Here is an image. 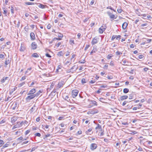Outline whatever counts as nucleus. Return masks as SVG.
<instances>
[{"label":"nucleus","mask_w":152,"mask_h":152,"mask_svg":"<svg viewBox=\"0 0 152 152\" xmlns=\"http://www.w3.org/2000/svg\"><path fill=\"white\" fill-rule=\"evenodd\" d=\"M98 112L99 111L97 109H92L91 110L89 111H88V114H92L94 115L98 113Z\"/></svg>","instance_id":"obj_3"},{"label":"nucleus","mask_w":152,"mask_h":152,"mask_svg":"<svg viewBox=\"0 0 152 152\" xmlns=\"http://www.w3.org/2000/svg\"><path fill=\"white\" fill-rule=\"evenodd\" d=\"M11 12L12 13H13V10H14V8L12 6H11Z\"/></svg>","instance_id":"obj_42"},{"label":"nucleus","mask_w":152,"mask_h":152,"mask_svg":"<svg viewBox=\"0 0 152 152\" xmlns=\"http://www.w3.org/2000/svg\"><path fill=\"white\" fill-rule=\"evenodd\" d=\"M37 148V147H34L32 148L31 151H30L28 152H32V151H34V150H35Z\"/></svg>","instance_id":"obj_39"},{"label":"nucleus","mask_w":152,"mask_h":152,"mask_svg":"<svg viewBox=\"0 0 152 152\" xmlns=\"http://www.w3.org/2000/svg\"><path fill=\"white\" fill-rule=\"evenodd\" d=\"M46 6V5H44L43 4H40L38 5V7L42 9L45 8Z\"/></svg>","instance_id":"obj_21"},{"label":"nucleus","mask_w":152,"mask_h":152,"mask_svg":"<svg viewBox=\"0 0 152 152\" xmlns=\"http://www.w3.org/2000/svg\"><path fill=\"white\" fill-rule=\"evenodd\" d=\"M58 36L59 37H63V35L60 33H58Z\"/></svg>","instance_id":"obj_49"},{"label":"nucleus","mask_w":152,"mask_h":152,"mask_svg":"<svg viewBox=\"0 0 152 152\" xmlns=\"http://www.w3.org/2000/svg\"><path fill=\"white\" fill-rule=\"evenodd\" d=\"M108 65L107 64H105L103 68L104 69H107L108 68Z\"/></svg>","instance_id":"obj_58"},{"label":"nucleus","mask_w":152,"mask_h":152,"mask_svg":"<svg viewBox=\"0 0 152 152\" xmlns=\"http://www.w3.org/2000/svg\"><path fill=\"white\" fill-rule=\"evenodd\" d=\"M107 28L106 24H103L102 26L99 29V32L101 34H102L105 31Z\"/></svg>","instance_id":"obj_1"},{"label":"nucleus","mask_w":152,"mask_h":152,"mask_svg":"<svg viewBox=\"0 0 152 152\" xmlns=\"http://www.w3.org/2000/svg\"><path fill=\"white\" fill-rule=\"evenodd\" d=\"M116 36L113 35L111 39L112 40H113L115 38H116Z\"/></svg>","instance_id":"obj_61"},{"label":"nucleus","mask_w":152,"mask_h":152,"mask_svg":"<svg viewBox=\"0 0 152 152\" xmlns=\"http://www.w3.org/2000/svg\"><path fill=\"white\" fill-rule=\"evenodd\" d=\"M4 143L3 140H0V147H1L4 144Z\"/></svg>","instance_id":"obj_29"},{"label":"nucleus","mask_w":152,"mask_h":152,"mask_svg":"<svg viewBox=\"0 0 152 152\" xmlns=\"http://www.w3.org/2000/svg\"><path fill=\"white\" fill-rule=\"evenodd\" d=\"M36 91V90L35 89H31L30 91H29V93L27 94V95H29L30 94H34V93H35Z\"/></svg>","instance_id":"obj_10"},{"label":"nucleus","mask_w":152,"mask_h":152,"mask_svg":"<svg viewBox=\"0 0 152 152\" xmlns=\"http://www.w3.org/2000/svg\"><path fill=\"white\" fill-rule=\"evenodd\" d=\"M61 42H58L56 45V46L57 47H58L61 44Z\"/></svg>","instance_id":"obj_55"},{"label":"nucleus","mask_w":152,"mask_h":152,"mask_svg":"<svg viewBox=\"0 0 152 152\" xmlns=\"http://www.w3.org/2000/svg\"><path fill=\"white\" fill-rule=\"evenodd\" d=\"M127 26L128 24L126 22H124L122 24V28L124 29H125Z\"/></svg>","instance_id":"obj_13"},{"label":"nucleus","mask_w":152,"mask_h":152,"mask_svg":"<svg viewBox=\"0 0 152 152\" xmlns=\"http://www.w3.org/2000/svg\"><path fill=\"white\" fill-rule=\"evenodd\" d=\"M101 131V132L100 134V136H101L104 134V131L103 130H102V131Z\"/></svg>","instance_id":"obj_38"},{"label":"nucleus","mask_w":152,"mask_h":152,"mask_svg":"<svg viewBox=\"0 0 152 152\" xmlns=\"http://www.w3.org/2000/svg\"><path fill=\"white\" fill-rule=\"evenodd\" d=\"M8 78V77H4L2 78V79L1 80V82L2 83H4L5 80H7V79Z\"/></svg>","instance_id":"obj_20"},{"label":"nucleus","mask_w":152,"mask_h":152,"mask_svg":"<svg viewBox=\"0 0 152 152\" xmlns=\"http://www.w3.org/2000/svg\"><path fill=\"white\" fill-rule=\"evenodd\" d=\"M96 48V47H95L94 49H93L92 50L90 54L92 55V53H95L96 51H97V49Z\"/></svg>","instance_id":"obj_24"},{"label":"nucleus","mask_w":152,"mask_h":152,"mask_svg":"<svg viewBox=\"0 0 152 152\" xmlns=\"http://www.w3.org/2000/svg\"><path fill=\"white\" fill-rule=\"evenodd\" d=\"M89 47H90L89 45H86V47H85V48L84 49L85 50H86Z\"/></svg>","instance_id":"obj_48"},{"label":"nucleus","mask_w":152,"mask_h":152,"mask_svg":"<svg viewBox=\"0 0 152 152\" xmlns=\"http://www.w3.org/2000/svg\"><path fill=\"white\" fill-rule=\"evenodd\" d=\"M139 58L141 59L144 57V56L142 55H141L138 56Z\"/></svg>","instance_id":"obj_52"},{"label":"nucleus","mask_w":152,"mask_h":152,"mask_svg":"<svg viewBox=\"0 0 152 152\" xmlns=\"http://www.w3.org/2000/svg\"><path fill=\"white\" fill-rule=\"evenodd\" d=\"M92 104H94L95 105L97 106V102L96 101L94 100H92L91 101Z\"/></svg>","instance_id":"obj_28"},{"label":"nucleus","mask_w":152,"mask_h":152,"mask_svg":"<svg viewBox=\"0 0 152 152\" xmlns=\"http://www.w3.org/2000/svg\"><path fill=\"white\" fill-rule=\"evenodd\" d=\"M122 53L121 52H119L118 51L116 52V54L117 55H120V54H122Z\"/></svg>","instance_id":"obj_47"},{"label":"nucleus","mask_w":152,"mask_h":152,"mask_svg":"<svg viewBox=\"0 0 152 152\" xmlns=\"http://www.w3.org/2000/svg\"><path fill=\"white\" fill-rule=\"evenodd\" d=\"M98 39L99 38H97L96 37H95L91 42V44L92 45H94L97 43L99 41Z\"/></svg>","instance_id":"obj_6"},{"label":"nucleus","mask_w":152,"mask_h":152,"mask_svg":"<svg viewBox=\"0 0 152 152\" xmlns=\"http://www.w3.org/2000/svg\"><path fill=\"white\" fill-rule=\"evenodd\" d=\"M92 130V128H89L87 130V131L86 132V133L87 134H88V133L91 132Z\"/></svg>","instance_id":"obj_33"},{"label":"nucleus","mask_w":152,"mask_h":152,"mask_svg":"<svg viewBox=\"0 0 152 152\" xmlns=\"http://www.w3.org/2000/svg\"><path fill=\"white\" fill-rule=\"evenodd\" d=\"M17 87H15V88H13V89H12V90H11V92H10V94H11H11L12 93H13V91H15V90L17 89Z\"/></svg>","instance_id":"obj_46"},{"label":"nucleus","mask_w":152,"mask_h":152,"mask_svg":"<svg viewBox=\"0 0 152 152\" xmlns=\"http://www.w3.org/2000/svg\"><path fill=\"white\" fill-rule=\"evenodd\" d=\"M31 48L33 50H35L36 49L37 47V45L36 43L35 42H33L31 44Z\"/></svg>","instance_id":"obj_9"},{"label":"nucleus","mask_w":152,"mask_h":152,"mask_svg":"<svg viewBox=\"0 0 152 152\" xmlns=\"http://www.w3.org/2000/svg\"><path fill=\"white\" fill-rule=\"evenodd\" d=\"M129 132H130L129 133V134H130L134 135L135 134H137L138 133L137 132L135 131H130Z\"/></svg>","instance_id":"obj_17"},{"label":"nucleus","mask_w":152,"mask_h":152,"mask_svg":"<svg viewBox=\"0 0 152 152\" xmlns=\"http://www.w3.org/2000/svg\"><path fill=\"white\" fill-rule=\"evenodd\" d=\"M28 26H26L25 27V31H28Z\"/></svg>","instance_id":"obj_41"},{"label":"nucleus","mask_w":152,"mask_h":152,"mask_svg":"<svg viewBox=\"0 0 152 152\" xmlns=\"http://www.w3.org/2000/svg\"><path fill=\"white\" fill-rule=\"evenodd\" d=\"M3 10H4L3 13L4 14H6L7 12V10L5 8H3Z\"/></svg>","instance_id":"obj_37"},{"label":"nucleus","mask_w":152,"mask_h":152,"mask_svg":"<svg viewBox=\"0 0 152 152\" xmlns=\"http://www.w3.org/2000/svg\"><path fill=\"white\" fill-rule=\"evenodd\" d=\"M95 130L97 132L98 131H102V128L101 125L99 124H97V126L95 128Z\"/></svg>","instance_id":"obj_7"},{"label":"nucleus","mask_w":152,"mask_h":152,"mask_svg":"<svg viewBox=\"0 0 152 152\" xmlns=\"http://www.w3.org/2000/svg\"><path fill=\"white\" fill-rule=\"evenodd\" d=\"M25 82H22V83H20L18 86V87H20L22 86L23 85L25 84Z\"/></svg>","instance_id":"obj_27"},{"label":"nucleus","mask_w":152,"mask_h":152,"mask_svg":"<svg viewBox=\"0 0 152 152\" xmlns=\"http://www.w3.org/2000/svg\"><path fill=\"white\" fill-rule=\"evenodd\" d=\"M25 4L27 5H33L34 4V3H31L29 2H26Z\"/></svg>","instance_id":"obj_34"},{"label":"nucleus","mask_w":152,"mask_h":152,"mask_svg":"<svg viewBox=\"0 0 152 152\" xmlns=\"http://www.w3.org/2000/svg\"><path fill=\"white\" fill-rule=\"evenodd\" d=\"M113 56V55L111 54H109L107 56V58L108 59H110Z\"/></svg>","instance_id":"obj_32"},{"label":"nucleus","mask_w":152,"mask_h":152,"mask_svg":"<svg viewBox=\"0 0 152 152\" xmlns=\"http://www.w3.org/2000/svg\"><path fill=\"white\" fill-rule=\"evenodd\" d=\"M107 14L110 17V18L112 19L113 20L115 18V15H114L112 14L111 12H107Z\"/></svg>","instance_id":"obj_8"},{"label":"nucleus","mask_w":152,"mask_h":152,"mask_svg":"<svg viewBox=\"0 0 152 152\" xmlns=\"http://www.w3.org/2000/svg\"><path fill=\"white\" fill-rule=\"evenodd\" d=\"M128 102L127 101H124L123 103L122 104V105L123 106H124V105H125Z\"/></svg>","instance_id":"obj_51"},{"label":"nucleus","mask_w":152,"mask_h":152,"mask_svg":"<svg viewBox=\"0 0 152 152\" xmlns=\"http://www.w3.org/2000/svg\"><path fill=\"white\" fill-rule=\"evenodd\" d=\"M86 61L85 60H81L79 61V62L81 64L84 63L86 62Z\"/></svg>","instance_id":"obj_36"},{"label":"nucleus","mask_w":152,"mask_h":152,"mask_svg":"<svg viewBox=\"0 0 152 152\" xmlns=\"http://www.w3.org/2000/svg\"><path fill=\"white\" fill-rule=\"evenodd\" d=\"M32 57L34 58H38L39 57V56L36 53H34L32 54Z\"/></svg>","instance_id":"obj_19"},{"label":"nucleus","mask_w":152,"mask_h":152,"mask_svg":"<svg viewBox=\"0 0 152 152\" xmlns=\"http://www.w3.org/2000/svg\"><path fill=\"white\" fill-rule=\"evenodd\" d=\"M51 135L52 134H46L45 135V137H44L43 138L44 139H45L47 137L51 136Z\"/></svg>","instance_id":"obj_26"},{"label":"nucleus","mask_w":152,"mask_h":152,"mask_svg":"<svg viewBox=\"0 0 152 152\" xmlns=\"http://www.w3.org/2000/svg\"><path fill=\"white\" fill-rule=\"evenodd\" d=\"M45 55L47 57H49V58H50L51 57V56L48 53L46 54Z\"/></svg>","instance_id":"obj_59"},{"label":"nucleus","mask_w":152,"mask_h":152,"mask_svg":"<svg viewBox=\"0 0 152 152\" xmlns=\"http://www.w3.org/2000/svg\"><path fill=\"white\" fill-rule=\"evenodd\" d=\"M30 132V131L29 130H27L25 132V135H27Z\"/></svg>","instance_id":"obj_56"},{"label":"nucleus","mask_w":152,"mask_h":152,"mask_svg":"<svg viewBox=\"0 0 152 152\" xmlns=\"http://www.w3.org/2000/svg\"><path fill=\"white\" fill-rule=\"evenodd\" d=\"M11 62V60L10 59H8L7 60V59H6L5 61V64L6 65H7L8 64H10Z\"/></svg>","instance_id":"obj_18"},{"label":"nucleus","mask_w":152,"mask_h":152,"mask_svg":"<svg viewBox=\"0 0 152 152\" xmlns=\"http://www.w3.org/2000/svg\"><path fill=\"white\" fill-rule=\"evenodd\" d=\"M94 0H92L90 3V4L92 5L94 3Z\"/></svg>","instance_id":"obj_63"},{"label":"nucleus","mask_w":152,"mask_h":152,"mask_svg":"<svg viewBox=\"0 0 152 152\" xmlns=\"http://www.w3.org/2000/svg\"><path fill=\"white\" fill-rule=\"evenodd\" d=\"M42 92V91H41V90H39L37 93L36 94H35V95H36V97L38 96L40 94V93Z\"/></svg>","instance_id":"obj_22"},{"label":"nucleus","mask_w":152,"mask_h":152,"mask_svg":"<svg viewBox=\"0 0 152 152\" xmlns=\"http://www.w3.org/2000/svg\"><path fill=\"white\" fill-rule=\"evenodd\" d=\"M29 95H30L28 96L26 98V99L27 101H29L36 97V95H35V94H30Z\"/></svg>","instance_id":"obj_2"},{"label":"nucleus","mask_w":152,"mask_h":152,"mask_svg":"<svg viewBox=\"0 0 152 152\" xmlns=\"http://www.w3.org/2000/svg\"><path fill=\"white\" fill-rule=\"evenodd\" d=\"M97 147V145L95 143H91L90 145V149L91 151H94Z\"/></svg>","instance_id":"obj_4"},{"label":"nucleus","mask_w":152,"mask_h":152,"mask_svg":"<svg viewBox=\"0 0 152 152\" xmlns=\"http://www.w3.org/2000/svg\"><path fill=\"white\" fill-rule=\"evenodd\" d=\"M63 53L62 51H60L58 52L57 55L58 56H60L63 55Z\"/></svg>","instance_id":"obj_25"},{"label":"nucleus","mask_w":152,"mask_h":152,"mask_svg":"<svg viewBox=\"0 0 152 152\" xmlns=\"http://www.w3.org/2000/svg\"><path fill=\"white\" fill-rule=\"evenodd\" d=\"M78 91L77 90L75 89L72 91V95L73 98L75 97L77 95Z\"/></svg>","instance_id":"obj_5"},{"label":"nucleus","mask_w":152,"mask_h":152,"mask_svg":"<svg viewBox=\"0 0 152 152\" xmlns=\"http://www.w3.org/2000/svg\"><path fill=\"white\" fill-rule=\"evenodd\" d=\"M31 39V40H34L35 39V34L34 32H32L30 33V34Z\"/></svg>","instance_id":"obj_11"},{"label":"nucleus","mask_w":152,"mask_h":152,"mask_svg":"<svg viewBox=\"0 0 152 152\" xmlns=\"http://www.w3.org/2000/svg\"><path fill=\"white\" fill-rule=\"evenodd\" d=\"M107 9H110L111 10H112L114 11V12H115V10H114L113 9V8L111 7H107Z\"/></svg>","instance_id":"obj_44"},{"label":"nucleus","mask_w":152,"mask_h":152,"mask_svg":"<svg viewBox=\"0 0 152 152\" xmlns=\"http://www.w3.org/2000/svg\"><path fill=\"white\" fill-rule=\"evenodd\" d=\"M117 11L119 13H121L122 12V10H121V9H117Z\"/></svg>","instance_id":"obj_50"},{"label":"nucleus","mask_w":152,"mask_h":152,"mask_svg":"<svg viewBox=\"0 0 152 152\" xmlns=\"http://www.w3.org/2000/svg\"><path fill=\"white\" fill-rule=\"evenodd\" d=\"M25 49V48L24 47V45H23L22 44H21L20 50L21 51H24Z\"/></svg>","instance_id":"obj_14"},{"label":"nucleus","mask_w":152,"mask_h":152,"mask_svg":"<svg viewBox=\"0 0 152 152\" xmlns=\"http://www.w3.org/2000/svg\"><path fill=\"white\" fill-rule=\"evenodd\" d=\"M95 80H91L89 82V83H90L93 84V83H95Z\"/></svg>","instance_id":"obj_60"},{"label":"nucleus","mask_w":152,"mask_h":152,"mask_svg":"<svg viewBox=\"0 0 152 152\" xmlns=\"http://www.w3.org/2000/svg\"><path fill=\"white\" fill-rule=\"evenodd\" d=\"M77 68H76L75 65L73 66L70 69V72L72 71H75L77 69Z\"/></svg>","instance_id":"obj_15"},{"label":"nucleus","mask_w":152,"mask_h":152,"mask_svg":"<svg viewBox=\"0 0 152 152\" xmlns=\"http://www.w3.org/2000/svg\"><path fill=\"white\" fill-rule=\"evenodd\" d=\"M133 96L132 94H131L129 95V99H133Z\"/></svg>","instance_id":"obj_62"},{"label":"nucleus","mask_w":152,"mask_h":152,"mask_svg":"<svg viewBox=\"0 0 152 152\" xmlns=\"http://www.w3.org/2000/svg\"><path fill=\"white\" fill-rule=\"evenodd\" d=\"M9 145V142H7L3 146V148H5L7 147Z\"/></svg>","instance_id":"obj_31"},{"label":"nucleus","mask_w":152,"mask_h":152,"mask_svg":"<svg viewBox=\"0 0 152 152\" xmlns=\"http://www.w3.org/2000/svg\"><path fill=\"white\" fill-rule=\"evenodd\" d=\"M109 64L111 66H114V64L112 61H111Z\"/></svg>","instance_id":"obj_54"},{"label":"nucleus","mask_w":152,"mask_h":152,"mask_svg":"<svg viewBox=\"0 0 152 152\" xmlns=\"http://www.w3.org/2000/svg\"><path fill=\"white\" fill-rule=\"evenodd\" d=\"M35 135L38 137H40L41 136V134L39 133H37L35 134Z\"/></svg>","instance_id":"obj_45"},{"label":"nucleus","mask_w":152,"mask_h":152,"mask_svg":"<svg viewBox=\"0 0 152 152\" xmlns=\"http://www.w3.org/2000/svg\"><path fill=\"white\" fill-rule=\"evenodd\" d=\"M81 82L83 84L86 83L85 79V78H82L81 80Z\"/></svg>","instance_id":"obj_35"},{"label":"nucleus","mask_w":152,"mask_h":152,"mask_svg":"<svg viewBox=\"0 0 152 152\" xmlns=\"http://www.w3.org/2000/svg\"><path fill=\"white\" fill-rule=\"evenodd\" d=\"M26 76L24 75L22 77L20 80V81H22L23 80H25L26 78Z\"/></svg>","instance_id":"obj_30"},{"label":"nucleus","mask_w":152,"mask_h":152,"mask_svg":"<svg viewBox=\"0 0 152 152\" xmlns=\"http://www.w3.org/2000/svg\"><path fill=\"white\" fill-rule=\"evenodd\" d=\"M4 55L3 54H1L0 55V58H4Z\"/></svg>","instance_id":"obj_57"},{"label":"nucleus","mask_w":152,"mask_h":152,"mask_svg":"<svg viewBox=\"0 0 152 152\" xmlns=\"http://www.w3.org/2000/svg\"><path fill=\"white\" fill-rule=\"evenodd\" d=\"M64 99L65 100L67 101H69V96H66Z\"/></svg>","instance_id":"obj_40"},{"label":"nucleus","mask_w":152,"mask_h":152,"mask_svg":"<svg viewBox=\"0 0 152 152\" xmlns=\"http://www.w3.org/2000/svg\"><path fill=\"white\" fill-rule=\"evenodd\" d=\"M116 39H117L119 40L121 39V36L118 35V36H116Z\"/></svg>","instance_id":"obj_53"},{"label":"nucleus","mask_w":152,"mask_h":152,"mask_svg":"<svg viewBox=\"0 0 152 152\" xmlns=\"http://www.w3.org/2000/svg\"><path fill=\"white\" fill-rule=\"evenodd\" d=\"M128 96H121L120 99L121 100H124L128 98Z\"/></svg>","instance_id":"obj_16"},{"label":"nucleus","mask_w":152,"mask_h":152,"mask_svg":"<svg viewBox=\"0 0 152 152\" xmlns=\"http://www.w3.org/2000/svg\"><path fill=\"white\" fill-rule=\"evenodd\" d=\"M107 86L106 85H104L101 86H100V88H105L107 87Z\"/></svg>","instance_id":"obj_43"},{"label":"nucleus","mask_w":152,"mask_h":152,"mask_svg":"<svg viewBox=\"0 0 152 152\" xmlns=\"http://www.w3.org/2000/svg\"><path fill=\"white\" fill-rule=\"evenodd\" d=\"M40 120V117L37 118L36 119V121L37 122H39Z\"/></svg>","instance_id":"obj_64"},{"label":"nucleus","mask_w":152,"mask_h":152,"mask_svg":"<svg viewBox=\"0 0 152 152\" xmlns=\"http://www.w3.org/2000/svg\"><path fill=\"white\" fill-rule=\"evenodd\" d=\"M129 91V89L128 88H124L123 90V92L124 93L126 94L128 93Z\"/></svg>","instance_id":"obj_23"},{"label":"nucleus","mask_w":152,"mask_h":152,"mask_svg":"<svg viewBox=\"0 0 152 152\" xmlns=\"http://www.w3.org/2000/svg\"><path fill=\"white\" fill-rule=\"evenodd\" d=\"M36 107L35 105H34L33 107L30 110L29 112L30 113H32L33 112H34L35 109H36Z\"/></svg>","instance_id":"obj_12"}]
</instances>
